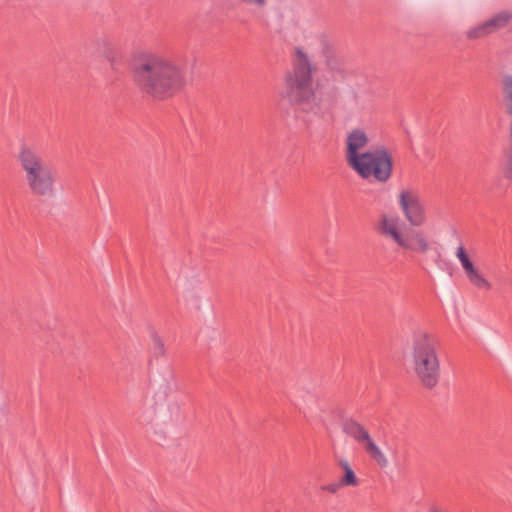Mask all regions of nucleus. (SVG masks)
I'll return each mask as SVG.
<instances>
[{"instance_id":"obj_3","label":"nucleus","mask_w":512,"mask_h":512,"mask_svg":"<svg viewBox=\"0 0 512 512\" xmlns=\"http://www.w3.org/2000/svg\"><path fill=\"white\" fill-rule=\"evenodd\" d=\"M410 358L413 372L420 384L428 389L434 388L440 378L436 337L427 331L416 332L410 346Z\"/></svg>"},{"instance_id":"obj_1","label":"nucleus","mask_w":512,"mask_h":512,"mask_svg":"<svg viewBox=\"0 0 512 512\" xmlns=\"http://www.w3.org/2000/svg\"><path fill=\"white\" fill-rule=\"evenodd\" d=\"M135 85L145 94L159 100L176 95L184 86V74L171 59L147 55L133 67Z\"/></svg>"},{"instance_id":"obj_18","label":"nucleus","mask_w":512,"mask_h":512,"mask_svg":"<svg viewBox=\"0 0 512 512\" xmlns=\"http://www.w3.org/2000/svg\"><path fill=\"white\" fill-rule=\"evenodd\" d=\"M243 2L251 5L263 6L266 0H242Z\"/></svg>"},{"instance_id":"obj_5","label":"nucleus","mask_w":512,"mask_h":512,"mask_svg":"<svg viewBox=\"0 0 512 512\" xmlns=\"http://www.w3.org/2000/svg\"><path fill=\"white\" fill-rule=\"evenodd\" d=\"M315 71L316 67L307 52L301 47H296L293 68L285 75V87L281 96L295 103L308 101L314 94L313 75Z\"/></svg>"},{"instance_id":"obj_7","label":"nucleus","mask_w":512,"mask_h":512,"mask_svg":"<svg viewBox=\"0 0 512 512\" xmlns=\"http://www.w3.org/2000/svg\"><path fill=\"white\" fill-rule=\"evenodd\" d=\"M397 202L405 220L414 227L425 224L427 211L419 193L411 188H403L397 194Z\"/></svg>"},{"instance_id":"obj_8","label":"nucleus","mask_w":512,"mask_h":512,"mask_svg":"<svg viewBox=\"0 0 512 512\" xmlns=\"http://www.w3.org/2000/svg\"><path fill=\"white\" fill-rule=\"evenodd\" d=\"M372 133L363 126H355L348 130L344 138V156L347 165L350 166L356 160L367 153L372 142Z\"/></svg>"},{"instance_id":"obj_15","label":"nucleus","mask_w":512,"mask_h":512,"mask_svg":"<svg viewBox=\"0 0 512 512\" xmlns=\"http://www.w3.org/2000/svg\"><path fill=\"white\" fill-rule=\"evenodd\" d=\"M340 487H343L341 485V483H339V484L333 483V484H329V485H324V486L321 487V489L323 491H327L329 493H333L334 494V493H336L339 490Z\"/></svg>"},{"instance_id":"obj_13","label":"nucleus","mask_w":512,"mask_h":512,"mask_svg":"<svg viewBox=\"0 0 512 512\" xmlns=\"http://www.w3.org/2000/svg\"><path fill=\"white\" fill-rule=\"evenodd\" d=\"M340 465L343 469V472H344V475L343 477L341 478V485L342 486H357L358 485V479L354 473V471L352 470V468L350 467V465L348 464L347 461H341L340 462Z\"/></svg>"},{"instance_id":"obj_19","label":"nucleus","mask_w":512,"mask_h":512,"mask_svg":"<svg viewBox=\"0 0 512 512\" xmlns=\"http://www.w3.org/2000/svg\"><path fill=\"white\" fill-rule=\"evenodd\" d=\"M428 512H448L447 510H445L444 508L442 507H439V506H432Z\"/></svg>"},{"instance_id":"obj_4","label":"nucleus","mask_w":512,"mask_h":512,"mask_svg":"<svg viewBox=\"0 0 512 512\" xmlns=\"http://www.w3.org/2000/svg\"><path fill=\"white\" fill-rule=\"evenodd\" d=\"M402 221L399 216L391 213H383L378 218L375 229L383 238L393 242L400 249L425 255L432 249V241L422 229L402 230Z\"/></svg>"},{"instance_id":"obj_14","label":"nucleus","mask_w":512,"mask_h":512,"mask_svg":"<svg viewBox=\"0 0 512 512\" xmlns=\"http://www.w3.org/2000/svg\"><path fill=\"white\" fill-rule=\"evenodd\" d=\"M511 18H512L511 13H509L507 11H503V12L496 14L491 19H489V22L491 24L493 31L495 32V31L507 26V24L510 22Z\"/></svg>"},{"instance_id":"obj_11","label":"nucleus","mask_w":512,"mask_h":512,"mask_svg":"<svg viewBox=\"0 0 512 512\" xmlns=\"http://www.w3.org/2000/svg\"><path fill=\"white\" fill-rule=\"evenodd\" d=\"M494 33L492 27H491V24L489 22V20L483 22V23H480L478 24L477 26L469 29L467 31V37L469 39H479V38H483V37H486L490 34Z\"/></svg>"},{"instance_id":"obj_2","label":"nucleus","mask_w":512,"mask_h":512,"mask_svg":"<svg viewBox=\"0 0 512 512\" xmlns=\"http://www.w3.org/2000/svg\"><path fill=\"white\" fill-rule=\"evenodd\" d=\"M16 160L23 173L25 185L32 196L48 199L56 193V171L46 163L35 147L21 144Z\"/></svg>"},{"instance_id":"obj_12","label":"nucleus","mask_w":512,"mask_h":512,"mask_svg":"<svg viewBox=\"0 0 512 512\" xmlns=\"http://www.w3.org/2000/svg\"><path fill=\"white\" fill-rule=\"evenodd\" d=\"M504 107L507 115L512 122V77H506L504 80Z\"/></svg>"},{"instance_id":"obj_9","label":"nucleus","mask_w":512,"mask_h":512,"mask_svg":"<svg viewBox=\"0 0 512 512\" xmlns=\"http://www.w3.org/2000/svg\"><path fill=\"white\" fill-rule=\"evenodd\" d=\"M343 431L353 437L357 442L363 445L371 459L381 468L389 465V460L383 450L371 438L369 432L359 423L353 420H347L343 425Z\"/></svg>"},{"instance_id":"obj_10","label":"nucleus","mask_w":512,"mask_h":512,"mask_svg":"<svg viewBox=\"0 0 512 512\" xmlns=\"http://www.w3.org/2000/svg\"><path fill=\"white\" fill-rule=\"evenodd\" d=\"M456 257L465 272L467 280L473 287L478 290H491L492 283L484 276L480 269L475 266L463 246H459L456 249Z\"/></svg>"},{"instance_id":"obj_6","label":"nucleus","mask_w":512,"mask_h":512,"mask_svg":"<svg viewBox=\"0 0 512 512\" xmlns=\"http://www.w3.org/2000/svg\"><path fill=\"white\" fill-rule=\"evenodd\" d=\"M349 167L363 179L374 178L385 183L392 176L393 157L385 146L380 145L367 150V153Z\"/></svg>"},{"instance_id":"obj_17","label":"nucleus","mask_w":512,"mask_h":512,"mask_svg":"<svg viewBox=\"0 0 512 512\" xmlns=\"http://www.w3.org/2000/svg\"><path fill=\"white\" fill-rule=\"evenodd\" d=\"M153 340H154V343H155L156 347H157L161 352H163V350H164V344H163V341L161 340V338H160V337H158V336H155V337L153 338Z\"/></svg>"},{"instance_id":"obj_20","label":"nucleus","mask_w":512,"mask_h":512,"mask_svg":"<svg viewBox=\"0 0 512 512\" xmlns=\"http://www.w3.org/2000/svg\"><path fill=\"white\" fill-rule=\"evenodd\" d=\"M327 52H328V53H331V52H332V47H330L329 45H327Z\"/></svg>"},{"instance_id":"obj_16","label":"nucleus","mask_w":512,"mask_h":512,"mask_svg":"<svg viewBox=\"0 0 512 512\" xmlns=\"http://www.w3.org/2000/svg\"><path fill=\"white\" fill-rule=\"evenodd\" d=\"M510 142H511V156L509 159L507 170H508V173H510L512 175V122H511V127H510Z\"/></svg>"}]
</instances>
